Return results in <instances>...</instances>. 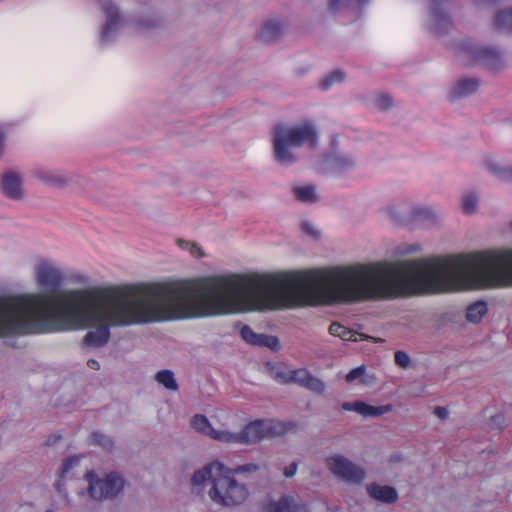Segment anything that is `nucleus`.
<instances>
[{
    "instance_id": "nucleus-1",
    "label": "nucleus",
    "mask_w": 512,
    "mask_h": 512,
    "mask_svg": "<svg viewBox=\"0 0 512 512\" xmlns=\"http://www.w3.org/2000/svg\"><path fill=\"white\" fill-rule=\"evenodd\" d=\"M29 318L20 326L43 333L88 331L82 345L102 348L110 327L248 311L275 310L296 304V277L227 273L188 281L126 285L112 295L94 287L59 295L23 299Z\"/></svg>"
},
{
    "instance_id": "nucleus-2",
    "label": "nucleus",
    "mask_w": 512,
    "mask_h": 512,
    "mask_svg": "<svg viewBox=\"0 0 512 512\" xmlns=\"http://www.w3.org/2000/svg\"><path fill=\"white\" fill-rule=\"evenodd\" d=\"M33 279L44 293L0 298V337L11 334H40L41 332L26 331L20 327L22 322L29 318L28 310L23 306V299L30 295L52 297L67 291L61 290L65 282V273L51 258L40 257L36 260L33 266Z\"/></svg>"
},
{
    "instance_id": "nucleus-3",
    "label": "nucleus",
    "mask_w": 512,
    "mask_h": 512,
    "mask_svg": "<svg viewBox=\"0 0 512 512\" xmlns=\"http://www.w3.org/2000/svg\"><path fill=\"white\" fill-rule=\"evenodd\" d=\"M272 156L281 166H292L299 160L297 149L307 146L315 149L318 132L311 121L298 124L280 122L271 130Z\"/></svg>"
},
{
    "instance_id": "nucleus-4",
    "label": "nucleus",
    "mask_w": 512,
    "mask_h": 512,
    "mask_svg": "<svg viewBox=\"0 0 512 512\" xmlns=\"http://www.w3.org/2000/svg\"><path fill=\"white\" fill-rule=\"evenodd\" d=\"M208 495L218 505L233 507L243 504L249 496V491L245 484L238 482L230 473L221 471L212 479Z\"/></svg>"
},
{
    "instance_id": "nucleus-5",
    "label": "nucleus",
    "mask_w": 512,
    "mask_h": 512,
    "mask_svg": "<svg viewBox=\"0 0 512 512\" xmlns=\"http://www.w3.org/2000/svg\"><path fill=\"white\" fill-rule=\"evenodd\" d=\"M85 478L88 481V494L96 501L116 499L123 492L126 483L124 477L114 471L103 475L90 471Z\"/></svg>"
},
{
    "instance_id": "nucleus-6",
    "label": "nucleus",
    "mask_w": 512,
    "mask_h": 512,
    "mask_svg": "<svg viewBox=\"0 0 512 512\" xmlns=\"http://www.w3.org/2000/svg\"><path fill=\"white\" fill-rule=\"evenodd\" d=\"M459 56L489 70H497L504 66L503 52L500 49L478 42H464Z\"/></svg>"
},
{
    "instance_id": "nucleus-7",
    "label": "nucleus",
    "mask_w": 512,
    "mask_h": 512,
    "mask_svg": "<svg viewBox=\"0 0 512 512\" xmlns=\"http://www.w3.org/2000/svg\"><path fill=\"white\" fill-rule=\"evenodd\" d=\"M288 431V424L283 422L256 420L237 432L238 444L250 445L266 438L279 437Z\"/></svg>"
},
{
    "instance_id": "nucleus-8",
    "label": "nucleus",
    "mask_w": 512,
    "mask_h": 512,
    "mask_svg": "<svg viewBox=\"0 0 512 512\" xmlns=\"http://www.w3.org/2000/svg\"><path fill=\"white\" fill-rule=\"evenodd\" d=\"M428 30L436 35L447 34L453 26L452 19L445 5L449 0H429Z\"/></svg>"
},
{
    "instance_id": "nucleus-9",
    "label": "nucleus",
    "mask_w": 512,
    "mask_h": 512,
    "mask_svg": "<svg viewBox=\"0 0 512 512\" xmlns=\"http://www.w3.org/2000/svg\"><path fill=\"white\" fill-rule=\"evenodd\" d=\"M31 176L42 184L55 189H65L76 179V176L62 169L43 166L32 169Z\"/></svg>"
},
{
    "instance_id": "nucleus-10",
    "label": "nucleus",
    "mask_w": 512,
    "mask_h": 512,
    "mask_svg": "<svg viewBox=\"0 0 512 512\" xmlns=\"http://www.w3.org/2000/svg\"><path fill=\"white\" fill-rule=\"evenodd\" d=\"M100 8L106 16V21L100 33L101 44H108L113 41L118 30L123 26V18L118 8L111 0H98Z\"/></svg>"
},
{
    "instance_id": "nucleus-11",
    "label": "nucleus",
    "mask_w": 512,
    "mask_h": 512,
    "mask_svg": "<svg viewBox=\"0 0 512 512\" xmlns=\"http://www.w3.org/2000/svg\"><path fill=\"white\" fill-rule=\"evenodd\" d=\"M357 158L348 152H334L329 154L321 167V173L342 177L355 169Z\"/></svg>"
},
{
    "instance_id": "nucleus-12",
    "label": "nucleus",
    "mask_w": 512,
    "mask_h": 512,
    "mask_svg": "<svg viewBox=\"0 0 512 512\" xmlns=\"http://www.w3.org/2000/svg\"><path fill=\"white\" fill-rule=\"evenodd\" d=\"M328 465L334 475L342 478L346 482L359 484L365 478L364 469L355 465L344 456L337 455L329 458Z\"/></svg>"
},
{
    "instance_id": "nucleus-13",
    "label": "nucleus",
    "mask_w": 512,
    "mask_h": 512,
    "mask_svg": "<svg viewBox=\"0 0 512 512\" xmlns=\"http://www.w3.org/2000/svg\"><path fill=\"white\" fill-rule=\"evenodd\" d=\"M22 183L23 180L19 173L7 172L2 176L1 191L12 200H20L24 196Z\"/></svg>"
},
{
    "instance_id": "nucleus-14",
    "label": "nucleus",
    "mask_w": 512,
    "mask_h": 512,
    "mask_svg": "<svg viewBox=\"0 0 512 512\" xmlns=\"http://www.w3.org/2000/svg\"><path fill=\"white\" fill-rule=\"evenodd\" d=\"M342 409L345 411H353L364 417H379L383 414L391 412L393 406L391 404L372 406L362 401L344 402Z\"/></svg>"
},
{
    "instance_id": "nucleus-15",
    "label": "nucleus",
    "mask_w": 512,
    "mask_h": 512,
    "mask_svg": "<svg viewBox=\"0 0 512 512\" xmlns=\"http://www.w3.org/2000/svg\"><path fill=\"white\" fill-rule=\"evenodd\" d=\"M240 335L245 342L251 345L268 347L272 350H277L279 347V340L276 336L255 333L248 325L242 326Z\"/></svg>"
},
{
    "instance_id": "nucleus-16",
    "label": "nucleus",
    "mask_w": 512,
    "mask_h": 512,
    "mask_svg": "<svg viewBox=\"0 0 512 512\" xmlns=\"http://www.w3.org/2000/svg\"><path fill=\"white\" fill-rule=\"evenodd\" d=\"M480 86L478 78L463 77L458 79L450 88L449 97L452 101L474 94Z\"/></svg>"
},
{
    "instance_id": "nucleus-17",
    "label": "nucleus",
    "mask_w": 512,
    "mask_h": 512,
    "mask_svg": "<svg viewBox=\"0 0 512 512\" xmlns=\"http://www.w3.org/2000/svg\"><path fill=\"white\" fill-rule=\"evenodd\" d=\"M265 512H308L304 505L296 502L295 498L290 495H283L278 500L269 501L265 508Z\"/></svg>"
},
{
    "instance_id": "nucleus-18",
    "label": "nucleus",
    "mask_w": 512,
    "mask_h": 512,
    "mask_svg": "<svg viewBox=\"0 0 512 512\" xmlns=\"http://www.w3.org/2000/svg\"><path fill=\"white\" fill-rule=\"evenodd\" d=\"M294 383L317 394H322L326 388L321 379L315 377L306 369L294 370Z\"/></svg>"
},
{
    "instance_id": "nucleus-19",
    "label": "nucleus",
    "mask_w": 512,
    "mask_h": 512,
    "mask_svg": "<svg viewBox=\"0 0 512 512\" xmlns=\"http://www.w3.org/2000/svg\"><path fill=\"white\" fill-rule=\"evenodd\" d=\"M223 469H225V465L221 462H212L193 473L191 484L193 486H200L208 480L212 482V479L218 476Z\"/></svg>"
},
{
    "instance_id": "nucleus-20",
    "label": "nucleus",
    "mask_w": 512,
    "mask_h": 512,
    "mask_svg": "<svg viewBox=\"0 0 512 512\" xmlns=\"http://www.w3.org/2000/svg\"><path fill=\"white\" fill-rule=\"evenodd\" d=\"M369 496L379 502L392 504L398 500L395 488L387 485L371 484L367 487Z\"/></svg>"
},
{
    "instance_id": "nucleus-21",
    "label": "nucleus",
    "mask_w": 512,
    "mask_h": 512,
    "mask_svg": "<svg viewBox=\"0 0 512 512\" xmlns=\"http://www.w3.org/2000/svg\"><path fill=\"white\" fill-rule=\"evenodd\" d=\"M483 167L502 181H512V165L501 164L492 157L483 159Z\"/></svg>"
},
{
    "instance_id": "nucleus-22",
    "label": "nucleus",
    "mask_w": 512,
    "mask_h": 512,
    "mask_svg": "<svg viewBox=\"0 0 512 512\" xmlns=\"http://www.w3.org/2000/svg\"><path fill=\"white\" fill-rule=\"evenodd\" d=\"M284 25L278 19H270L264 23L260 32V39L265 43H273L283 33Z\"/></svg>"
},
{
    "instance_id": "nucleus-23",
    "label": "nucleus",
    "mask_w": 512,
    "mask_h": 512,
    "mask_svg": "<svg viewBox=\"0 0 512 512\" xmlns=\"http://www.w3.org/2000/svg\"><path fill=\"white\" fill-rule=\"evenodd\" d=\"M329 333L331 335L339 337L345 341H359V340L368 338L364 334L350 330L338 322H333L330 324Z\"/></svg>"
},
{
    "instance_id": "nucleus-24",
    "label": "nucleus",
    "mask_w": 512,
    "mask_h": 512,
    "mask_svg": "<svg viewBox=\"0 0 512 512\" xmlns=\"http://www.w3.org/2000/svg\"><path fill=\"white\" fill-rule=\"evenodd\" d=\"M295 198L303 203H316L319 200L315 185L295 186L292 189Z\"/></svg>"
},
{
    "instance_id": "nucleus-25",
    "label": "nucleus",
    "mask_w": 512,
    "mask_h": 512,
    "mask_svg": "<svg viewBox=\"0 0 512 512\" xmlns=\"http://www.w3.org/2000/svg\"><path fill=\"white\" fill-rule=\"evenodd\" d=\"M487 304L484 301H477L467 308L466 319L472 323H479L487 313Z\"/></svg>"
},
{
    "instance_id": "nucleus-26",
    "label": "nucleus",
    "mask_w": 512,
    "mask_h": 512,
    "mask_svg": "<svg viewBox=\"0 0 512 512\" xmlns=\"http://www.w3.org/2000/svg\"><path fill=\"white\" fill-rule=\"evenodd\" d=\"M410 214L413 220L427 223H434L437 218L435 211L430 207H413Z\"/></svg>"
},
{
    "instance_id": "nucleus-27",
    "label": "nucleus",
    "mask_w": 512,
    "mask_h": 512,
    "mask_svg": "<svg viewBox=\"0 0 512 512\" xmlns=\"http://www.w3.org/2000/svg\"><path fill=\"white\" fill-rule=\"evenodd\" d=\"M479 203V196L475 192H469L461 198V209L463 213L472 215L477 212Z\"/></svg>"
},
{
    "instance_id": "nucleus-28",
    "label": "nucleus",
    "mask_w": 512,
    "mask_h": 512,
    "mask_svg": "<svg viewBox=\"0 0 512 512\" xmlns=\"http://www.w3.org/2000/svg\"><path fill=\"white\" fill-rule=\"evenodd\" d=\"M494 25L498 29L512 31V8L498 11L494 18Z\"/></svg>"
},
{
    "instance_id": "nucleus-29",
    "label": "nucleus",
    "mask_w": 512,
    "mask_h": 512,
    "mask_svg": "<svg viewBox=\"0 0 512 512\" xmlns=\"http://www.w3.org/2000/svg\"><path fill=\"white\" fill-rule=\"evenodd\" d=\"M155 380L171 391L178 390V384L171 370H161L156 373Z\"/></svg>"
},
{
    "instance_id": "nucleus-30",
    "label": "nucleus",
    "mask_w": 512,
    "mask_h": 512,
    "mask_svg": "<svg viewBox=\"0 0 512 512\" xmlns=\"http://www.w3.org/2000/svg\"><path fill=\"white\" fill-rule=\"evenodd\" d=\"M192 427L199 433L209 436L212 430V426L208 418L204 415L197 414L191 419Z\"/></svg>"
},
{
    "instance_id": "nucleus-31",
    "label": "nucleus",
    "mask_w": 512,
    "mask_h": 512,
    "mask_svg": "<svg viewBox=\"0 0 512 512\" xmlns=\"http://www.w3.org/2000/svg\"><path fill=\"white\" fill-rule=\"evenodd\" d=\"M209 437L214 440L223 442V443L238 444L237 432L234 433V432H230L227 430H217V429L212 428Z\"/></svg>"
},
{
    "instance_id": "nucleus-32",
    "label": "nucleus",
    "mask_w": 512,
    "mask_h": 512,
    "mask_svg": "<svg viewBox=\"0 0 512 512\" xmlns=\"http://www.w3.org/2000/svg\"><path fill=\"white\" fill-rule=\"evenodd\" d=\"M420 250H421V245L418 243H412V244L401 243L394 248V250L392 252V257L398 258V257L417 253Z\"/></svg>"
},
{
    "instance_id": "nucleus-33",
    "label": "nucleus",
    "mask_w": 512,
    "mask_h": 512,
    "mask_svg": "<svg viewBox=\"0 0 512 512\" xmlns=\"http://www.w3.org/2000/svg\"><path fill=\"white\" fill-rule=\"evenodd\" d=\"M346 78V74L342 70H335L331 72L328 76H326L320 83V87L323 90L329 89L332 85L336 83H342Z\"/></svg>"
},
{
    "instance_id": "nucleus-34",
    "label": "nucleus",
    "mask_w": 512,
    "mask_h": 512,
    "mask_svg": "<svg viewBox=\"0 0 512 512\" xmlns=\"http://www.w3.org/2000/svg\"><path fill=\"white\" fill-rule=\"evenodd\" d=\"M259 470H260V466L255 463H247V464H243V465H238L234 468H228L225 466V469H223V471H225L226 473H230L232 476H235L237 474L255 473V472H258Z\"/></svg>"
},
{
    "instance_id": "nucleus-35",
    "label": "nucleus",
    "mask_w": 512,
    "mask_h": 512,
    "mask_svg": "<svg viewBox=\"0 0 512 512\" xmlns=\"http://www.w3.org/2000/svg\"><path fill=\"white\" fill-rule=\"evenodd\" d=\"M271 376L282 384L294 383V370L285 371L280 367H275L271 369Z\"/></svg>"
},
{
    "instance_id": "nucleus-36",
    "label": "nucleus",
    "mask_w": 512,
    "mask_h": 512,
    "mask_svg": "<svg viewBox=\"0 0 512 512\" xmlns=\"http://www.w3.org/2000/svg\"><path fill=\"white\" fill-rule=\"evenodd\" d=\"M91 441L93 444L98 445L105 450H111L113 447L112 439L110 437H108L107 435L100 433V432L92 433Z\"/></svg>"
},
{
    "instance_id": "nucleus-37",
    "label": "nucleus",
    "mask_w": 512,
    "mask_h": 512,
    "mask_svg": "<svg viewBox=\"0 0 512 512\" xmlns=\"http://www.w3.org/2000/svg\"><path fill=\"white\" fill-rule=\"evenodd\" d=\"M375 105L382 111L390 110L394 105V100L390 94H379L375 97Z\"/></svg>"
},
{
    "instance_id": "nucleus-38",
    "label": "nucleus",
    "mask_w": 512,
    "mask_h": 512,
    "mask_svg": "<svg viewBox=\"0 0 512 512\" xmlns=\"http://www.w3.org/2000/svg\"><path fill=\"white\" fill-rule=\"evenodd\" d=\"M161 23V19L158 15L152 14L144 19L139 20V25L143 28H155Z\"/></svg>"
},
{
    "instance_id": "nucleus-39",
    "label": "nucleus",
    "mask_w": 512,
    "mask_h": 512,
    "mask_svg": "<svg viewBox=\"0 0 512 512\" xmlns=\"http://www.w3.org/2000/svg\"><path fill=\"white\" fill-rule=\"evenodd\" d=\"M395 363L401 368H408L411 363L410 356L404 351H396L394 355Z\"/></svg>"
},
{
    "instance_id": "nucleus-40",
    "label": "nucleus",
    "mask_w": 512,
    "mask_h": 512,
    "mask_svg": "<svg viewBox=\"0 0 512 512\" xmlns=\"http://www.w3.org/2000/svg\"><path fill=\"white\" fill-rule=\"evenodd\" d=\"M302 230L305 234L315 240L320 238V231L311 222H303Z\"/></svg>"
},
{
    "instance_id": "nucleus-41",
    "label": "nucleus",
    "mask_w": 512,
    "mask_h": 512,
    "mask_svg": "<svg viewBox=\"0 0 512 512\" xmlns=\"http://www.w3.org/2000/svg\"><path fill=\"white\" fill-rule=\"evenodd\" d=\"M365 372V369L363 366L356 367L352 369L347 375H346V381L351 383L355 381L356 379L363 376Z\"/></svg>"
},
{
    "instance_id": "nucleus-42",
    "label": "nucleus",
    "mask_w": 512,
    "mask_h": 512,
    "mask_svg": "<svg viewBox=\"0 0 512 512\" xmlns=\"http://www.w3.org/2000/svg\"><path fill=\"white\" fill-rule=\"evenodd\" d=\"M188 251L195 258H202L205 255L202 248L195 242H191V245H190Z\"/></svg>"
},
{
    "instance_id": "nucleus-43",
    "label": "nucleus",
    "mask_w": 512,
    "mask_h": 512,
    "mask_svg": "<svg viewBox=\"0 0 512 512\" xmlns=\"http://www.w3.org/2000/svg\"><path fill=\"white\" fill-rule=\"evenodd\" d=\"M298 464L296 462H292L289 466L285 467L283 474L287 478H291L296 474Z\"/></svg>"
},
{
    "instance_id": "nucleus-44",
    "label": "nucleus",
    "mask_w": 512,
    "mask_h": 512,
    "mask_svg": "<svg viewBox=\"0 0 512 512\" xmlns=\"http://www.w3.org/2000/svg\"><path fill=\"white\" fill-rule=\"evenodd\" d=\"M55 488L56 490L59 492V494L66 500L68 501L69 500V497H68V492L66 491V489L64 488V483L62 481H57L55 483Z\"/></svg>"
},
{
    "instance_id": "nucleus-45",
    "label": "nucleus",
    "mask_w": 512,
    "mask_h": 512,
    "mask_svg": "<svg viewBox=\"0 0 512 512\" xmlns=\"http://www.w3.org/2000/svg\"><path fill=\"white\" fill-rule=\"evenodd\" d=\"M497 0H474V4L478 7H490L494 6Z\"/></svg>"
},
{
    "instance_id": "nucleus-46",
    "label": "nucleus",
    "mask_w": 512,
    "mask_h": 512,
    "mask_svg": "<svg viewBox=\"0 0 512 512\" xmlns=\"http://www.w3.org/2000/svg\"><path fill=\"white\" fill-rule=\"evenodd\" d=\"M434 414L440 419H446L448 417V410L445 407H436Z\"/></svg>"
},
{
    "instance_id": "nucleus-47",
    "label": "nucleus",
    "mask_w": 512,
    "mask_h": 512,
    "mask_svg": "<svg viewBox=\"0 0 512 512\" xmlns=\"http://www.w3.org/2000/svg\"><path fill=\"white\" fill-rule=\"evenodd\" d=\"M176 243H177L178 247H180L181 249H184V250H189V247L191 245V241L184 240V239H178Z\"/></svg>"
},
{
    "instance_id": "nucleus-48",
    "label": "nucleus",
    "mask_w": 512,
    "mask_h": 512,
    "mask_svg": "<svg viewBox=\"0 0 512 512\" xmlns=\"http://www.w3.org/2000/svg\"><path fill=\"white\" fill-rule=\"evenodd\" d=\"M76 463L75 460L73 459H66L65 462L63 463V471L64 472H67L69 469L72 468V466Z\"/></svg>"
},
{
    "instance_id": "nucleus-49",
    "label": "nucleus",
    "mask_w": 512,
    "mask_h": 512,
    "mask_svg": "<svg viewBox=\"0 0 512 512\" xmlns=\"http://www.w3.org/2000/svg\"><path fill=\"white\" fill-rule=\"evenodd\" d=\"M87 365L90 369H93V370H99V368H100L99 362L95 359L88 360Z\"/></svg>"
},
{
    "instance_id": "nucleus-50",
    "label": "nucleus",
    "mask_w": 512,
    "mask_h": 512,
    "mask_svg": "<svg viewBox=\"0 0 512 512\" xmlns=\"http://www.w3.org/2000/svg\"><path fill=\"white\" fill-rule=\"evenodd\" d=\"M4 144H5V135L2 132V130L0 129V157L3 154Z\"/></svg>"
},
{
    "instance_id": "nucleus-51",
    "label": "nucleus",
    "mask_w": 512,
    "mask_h": 512,
    "mask_svg": "<svg viewBox=\"0 0 512 512\" xmlns=\"http://www.w3.org/2000/svg\"><path fill=\"white\" fill-rule=\"evenodd\" d=\"M503 417L501 415H497V416H494L491 418V420L497 424H502V422H500V420H502Z\"/></svg>"
},
{
    "instance_id": "nucleus-52",
    "label": "nucleus",
    "mask_w": 512,
    "mask_h": 512,
    "mask_svg": "<svg viewBox=\"0 0 512 512\" xmlns=\"http://www.w3.org/2000/svg\"><path fill=\"white\" fill-rule=\"evenodd\" d=\"M58 439H59V437H56V436H52V437H50V438L47 440V445H52V444H53V443H55Z\"/></svg>"
},
{
    "instance_id": "nucleus-53",
    "label": "nucleus",
    "mask_w": 512,
    "mask_h": 512,
    "mask_svg": "<svg viewBox=\"0 0 512 512\" xmlns=\"http://www.w3.org/2000/svg\"><path fill=\"white\" fill-rule=\"evenodd\" d=\"M509 228H510V230L512 231V220H511V221H510V223H509Z\"/></svg>"
},
{
    "instance_id": "nucleus-54",
    "label": "nucleus",
    "mask_w": 512,
    "mask_h": 512,
    "mask_svg": "<svg viewBox=\"0 0 512 512\" xmlns=\"http://www.w3.org/2000/svg\"><path fill=\"white\" fill-rule=\"evenodd\" d=\"M46 512H55V511L50 509V510H47Z\"/></svg>"
}]
</instances>
